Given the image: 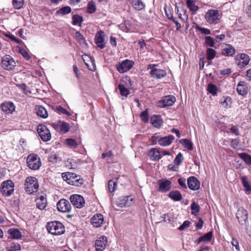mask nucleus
I'll list each match as a JSON object with an SVG mask.
<instances>
[{
  "label": "nucleus",
  "mask_w": 251,
  "mask_h": 251,
  "mask_svg": "<svg viewBox=\"0 0 251 251\" xmlns=\"http://www.w3.org/2000/svg\"><path fill=\"white\" fill-rule=\"evenodd\" d=\"M47 229L49 233L53 235H60L65 231L63 225L58 221H53L48 223Z\"/></svg>",
  "instance_id": "obj_1"
},
{
  "label": "nucleus",
  "mask_w": 251,
  "mask_h": 251,
  "mask_svg": "<svg viewBox=\"0 0 251 251\" xmlns=\"http://www.w3.org/2000/svg\"><path fill=\"white\" fill-rule=\"evenodd\" d=\"M62 177L64 180L66 181L68 184L74 185L78 186L83 183V180L77 176L75 174L67 172L63 173Z\"/></svg>",
  "instance_id": "obj_2"
},
{
  "label": "nucleus",
  "mask_w": 251,
  "mask_h": 251,
  "mask_svg": "<svg viewBox=\"0 0 251 251\" xmlns=\"http://www.w3.org/2000/svg\"><path fill=\"white\" fill-rule=\"evenodd\" d=\"M25 190L29 194L36 193L39 187L37 179L33 176L27 177L25 183Z\"/></svg>",
  "instance_id": "obj_3"
},
{
  "label": "nucleus",
  "mask_w": 251,
  "mask_h": 251,
  "mask_svg": "<svg viewBox=\"0 0 251 251\" xmlns=\"http://www.w3.org/2000/svg\"><path fill=\"white\" fill-rule=\"evenodd\" d=\"M206 21L210 24H216L221 18V13L215 9L208 10L205 15Z\"/></svg>",
  "instance_id": "obj_4"
},
{
  "label": "nucleus",
  "mask_w": 251,
  "mask_h": 251,
  "mask_svg": "<svg viewBox=\"0 0 251 251\" xmlns=\"http://www.w3.org/2000/svg\"><path fill=\"white\" fill-rule=\"evenodd\" d=\"M27 164L28 167L32 170H37L41 166L40 158L35 154H31L27 158Z\"/></svg>",
  "instance_id": "obj_5"
},
{
  "label": "nucleus",
  "mask_w": 251,
  "mask_h": 251,
  "mask_svg": "<svg viewBox=\"0 0 251 251\" xmlns=\"http://www.w3.org/2000/svg\"><path fill=\"white\" fill-rule=\"evenodd\" d=\"M14 183L11 180H7L2 183L0 191L4 196H10L14 191Z\"/></svg>",
  "instance_id": "obj_6"
},
{
  "label": "nucleus",
  "mask_w": 251,
  "mask_h": 251,
  "mask_svg": "<svg viewBox=\"0 0 251 251\" xmlns=\"http://www.w3.org/2000/svg\"><path fill=\"white\" fill-rule=\"evenodd\" d=\"M134 202V198L131 196H123L116 201V205L120 207H128Z\"/></svg>",
  "instance_id": "obj_7"
},
{
  "label": "nucleus",
  "mask_w": 251,
  "mask_h": 251,
  "mask_svg": "<svg viewBox=\"0 0 251 251\" xmlns=\"http://www.w3.org/2000/svg\"><path fill=\"white\" fill-rule=\"evenodd\" d=\"M37 130L43 141H48L50 140L51 134L46 126L39 125L37 127Z\"/></svg>",
  "instance_id": "obj_8"
},
{
  "label": "nucleus",
  "mask_w": 251,
  "mask_h": 251,
  "mask_svg": "<svg viewBox=\"0 0 251 251\" xmlns=\"http://www.w3.org/2000/svg\"><path fill=\"white\" fill-rule=\"evenodd\" d=\"M95 41L98 47L104 46L108 41V36L104 31L100 30L96 34Z\"/></svg>",
  "instance_id": "obj_9"
},
{
  "label": "nucleus",
  "mask_w": 251,
  "mask_h": 251,
  "mask_svg": "<svg viewBox=\"0 0 251 251\" xmlns=\"http://www.w3.org/2000/svg\"><path fill=\"white\" fill-rule=\"evenodd\" d=\"M70 200L72 203L78 208L83 207L85 203L83 197L79 195L74 194L71 195L70 197Z\"/></svg>",
  "instance_id": "obj_10"
},
{
  "label": "nucleus",
  "mask_w": 251,
  "mask_h": 251,
  "mask_svg": "<svg viewBox=\"0 0 251 251\" xmlns=\"http://www.w3.org/2000/svg\"><path fill=\"white\" fill-rule=\"evenodd\" d=\"M2 66L5 69L10 70L16 66V62L11 56L6 55L2 58Z\"/></svg>",
  "instance_id": "obj_11"
},
{
  "label": "nucleus",
  "mask_w": 251,
  "mask_h": 251,
  "mask_svg": "<svg viewBox=\"0 0 251 251\" xmlns=\"http://www.w3.org/2000/svg\"><path fill=\"white\" fill-rule=\"evenodd\" d=\"M134 62L128 59L123 61L117 65V69L120 73H124L129 71L133 66Z\"/></svg>",
  "instance_id": "obj_12"
},
{
  "label": "nucleus",
  "mask_w": 251,
  "mask_h": 251,
  "mask_svg": "<svg viewBox=\"0 0 251 251\" xmlns=\"http://www.w3.org/2000/svg\"><path fill=\"white\" fill-rule=\"evenodd\" d=\"M176 98L173 95L166 96L158 102V106L164 107L172 106L176 101Z\"/></svg>",
  "instance_id": "obj_13"
},
{
  "label": "nucleus",
  "mask_w": 251,
  "mask_h": 251,
  "mask_svg": "<svg viewBox=\"0 0 251 251\" xmlns=\"http://www.w3.org/2000/svg\"><path fill=\"white\" fill-rule=\"evenodd\" d=\"M51 126L55 130L63 133H67L70 129L69 125L62 121H58L57 123H52Z\"/></svg>",
  "instance_id": "obj_14"
},
{
  "label": "nucleus",
  "mask_w": 251,
  "mask_h": 251,
  "mask_svg": "<svg viewBox=\"0 0 251 251\" xmlns=\"http://www.w3.org/2000/svg\"><path fill=\"white\" fill-rule=\"evenodd\" d=\"M57 209L62 212H69L71 209L69 201L65 199L60 200L57 203Z\"/></svg>",
  "instance_id": "obj_15"
},
{
  "label": "nucleus",
  "mask_w": 251,
  "mask_h": 251,
  "mask_svg": "<svg viewBox=\"0 0 251 251\" xmlns=\"http://www.w3.org/2000/svg\"><path fill=\"white\" fill-rule=\"evenodd\" d=\"M236 217L238 219L239 223L242 225H246V222L248 220V212L243 208H240L237 210L236 214Z\"/></svg>",
  "instance_id": "obj_16"
},
{
  "label": "nucleus",
  "mask_w": 251,
  "mask_h": 251,
  "mask_svg": "<svg viewBox=\"0 0 251 251\" xmlns=\"http://www.w3.org/2000/svg\"><path fill=\"white\" fill-rule=\"evenodd\" d=\"M2 111L6 114H12L15 109L14 103L11 101H4L0 104Z\"/></svg>",
  "instance_id": "obj_17"
},
{
  "label": "nucleus",
  "mask_w": 251,
  "mask_h": 251,
  "mask_svg": "<svg viewBox=\"0 0 251 251\" xmlns=\"http://www.w3.org/2000/svg\"><path fill=\"white\" fill-rule=\"evenodd\" d=\"M187 185L192 190H197L200 188V182L194 176H190L187 179Z\"/></svg>",
  "instance_id": "obj_18"
},
{
  "label": "nucleus",
  "mask_w": 251,
  "mask_h": 251,
  "mask_svg": "<svg viewBox=\"0 0 251 251\" xmlns=\"http://www.w3.org/2000/svg\"><path fill=\"white\" fill-rule=\"evenodd\" d=\"M158 183L159 186L158 190L161 192H167L171 188L172 182L169 180H159Z\"/></svg>",
  "instance_id": "obj_19"
},
{
  "label": "nucleus",
  "mask_w": 251,
  "mask_h": 251,
  "mask_svg": "<svg viewBox=\"0 0 251 251\" xmlns=\"http://www.w3.org/2000/svg\"><path fill=\"white\" fill-rule=\"evenodd\" d=\"M175 139V137L172 135L160 137L158 139V143L161 146H169Z\"/></svg>",
  "instance_id": "obj_20"
},
{
  "label": "nucleus",
  "mask_w": 251,
  "mask_h": 251,
  "mask_svg": "<svg viewBox=\"0 0 251 251\" xmlns=\"http://www.w3.org/2000/svg\"><path fill=\"white\" fill-rule=\"evenodd\" d=\"M107 243V238L105 236H101L96 241L95 248L97 251H102Z\"/></svg>",
  "instance_id": "obj_21"
},
{
  "label": "nucleus",
  "mask_w": 251,
  "mask_h": 251,
  "mask_svg": "<svg viewBox=\"0 0 251 251\" xmlns=\"http://www.w3.org/2000/svg\"><path fill=\"white\" fill-rule=\"evenodd\" d=\"M103 221L104 219L103 215L101 214L98 213L93 216L91 219V223L95 227H98L101 226Z\"/></svg>",
  "instance_id": "obj_22"
},
{
  "label": "nucleus",
  "mask_w": 251,
  "mask_h": 251,
  "mask_svg": "<svg viewBox=\"0 0 251 251\" xmlns=\"http://www.w3.org/2000/svg\"><path fill=\"white\" fill-rule=\"evenodd\" d=\"M148 155L153 161H156L161 158V152L156 148H151L148 151Z\"/></svg>",
  "instance_id": "obj_23"
},
{
  "label": "nucleus",
  "mask_w": 251,
  "mask_h": 251,
  "mask_svg": "<svg viewBox=\"0 0 251 251\" xmlns=\"http://www.w3.org/2000/svg\"><path fill=\"white\" fill-rule=\"evenodd\" d=\"M36 206L37 207L40 209L43 210L44 209L47 204V201L45 196L44 195H40L39 196L36 200Z\"/></svg>",
  "instance_id": "obj_24"
},
{
  "label": "nucleus",
  "mask_w": 251,
  "mask_h": 251,
  "mask_svg": "<svg viewBox=\"0 0 251 251\" xmlns=\"http://www.w3.org/2000/svg\"><path fill=\"white\" fill-rule=\"evenodd\" d=\"M150 74L152 77L159 79L164 77L166 72L164 70L153 68L151 71Z\"/></svg>",
  "instance_id": "obj_25"
},
{
  "label": "nucleus",
  "mask_w": 251,
  "mask_h": 251,
  "mask_svg": "<svg viewBox=\"0 0 251 251\" xmlns=\"http://www.w3.org/2000/svg\"><path fill=\"white\" fill-rule=\"evenodd\" d=\"M237 91L238 93L242 96H244L247 94L248 87L245 81H240L237 86Z\"/></svg>",
  "instance_id": "obj_26"
},
{
  "label": "nucleus",
  "mask_w": 251,
  "mask_h": 251,
  "mask_svg": "<svg viewBox=\"0 0 251 251\" xmlns=\"http://www.w3.org/2000/svg\"><path fill=\"white\" fill-rule=\"evenodd\" d=\"M151 123L156 128H159L162 124V121L159 115H153L151 118Z\"/></svg>",
  "instance_id": "obj_27"
},
{
  "label": "nucleus",
  "mask_w": 251,
  "mask_h": 251,
  "mask_svg": "<svg viewBox=\"0 0 251 251\" xmlns=\"http://www.w3.org/2000/svg\"><path fill=\"white\" fill-rule=\"evenodd\" d=\"M250 58L248 55L244 53H241L240 55L237 64L242 67H244L248 64Z\"/></svg>",
  "instance_id": "obj_28"
},
{
  "label": "nucleus",
  "mask_w": 251,
  "mask_h": 251,
  "mask_svg": "<svg viewBox=\"0 0 251 251\" xmlns=\"http://www.w3.org/2000/svg\"><path fill=\"white\" fill-rule=\"evenodd\" d=\"M12 239H19L22 237L21 232L18 229L11 228L8 231Z\"/></svg>",
  "instance_id": "obj_29"
},
{
  "label": "nucleus",
  "mask_w": 251,
  "mask_h": 251,
  "mask_svg": "<svg viewBox=\"0 0 251 251\" xmlns=\"http://www.w3.org/2000/svg\"><path fill=\"white\" fill-rule=\"evenodd\" d=\"M36 114L37 115L43 118H46L48 114L46 109L42 106H38L36 108Z\"/></svg>",
  "instance_id": "obj_30"
},
{
  "label": "nucleus",
  "mask_w": 251,
  "mask_h": 251,
  "mask_svg": "<svg viewBox=\"0 0 251 251\" xmlns=\"http://www.w3.org/2000/svg\"><path fill=\"white\" fill-rule=\"evenodd\" d=\"M169 197L174 201H179L182 199V195L178 191H173L169 194Z\"/></svg>",
  "instance_id": "obj_31"
},
{
  "label": "nucleus",
  "mask_w": 251,
  "mask_h": 251,
  "mask_svg": "<svg viewBox=\"0 0 251 251\" xmlns=\"http://www.w3.org/2000/svg\"><path fill=\"white\" fill-rule=\"evenodd\" d=\"M238 155L242 159H243L245 163L249 165H251V156L246 153H238Z\"/></svg>",
  "instance_id": "obj_32"
},
{
  "label": "nucleus",
  "mask_w": 251,
  "mask_h": 251,
  "mask_svg": "<svg viewBox=\"0 0 251 251\" xmlns=\"http://www.w3.org/2000/svg\"><path fill=\"white\" fill-rule=\"evenodd\" d=\"M120 90V94L122 96H125L126 97L129 94V90L127 88L125 87L123 84H119L118 86Z\"/></svg>",
  "instance_id": "obj_33"
},
{
  "label": "nucleus",
  "mask_w": 251,
  "mask_h": 251,
  "mask_svg": "<svg viewBox=\"0 0 251 251\" xmlns=\"http://www.w3.org/2000/svg\"><path fill=\"white\" fill-rule=\"evenodd\" d=\"M132 3L134 8L137 10H142L145 7L144 4L140 0H133Z\"/></svg>",
  "instance_id": "obj_34"
},
{
  "label": "nucleus",
  "mask_w": 251,
  "mask_h": 251,
  "mask_svg": "<svg viewBox=\"0 0 251 251\" xmlns=\"http://www.w3.org/2000/svg\"><path fill=\"white\" fill-rule=\"evenodd\" d=\"M159 220L160 222H163L165 223H170L174 221V218L170 214H163L160 216Z\"/></svg>",
  "instance_id": "obj_35"
},
{
  "label": "nucleus",
  "mask_w": 251,
  "mask_h": 251,
  "mask_svg": "<svg viewBox=\"0 0 251 251\" xmlns=\"http://www.w3.org/2000/svg\"><path fill=\"white\" fill-rule=\"evenodd\" d=\"M207 59L209 61V64L211 63L210 61L213 59L216 55V51L212 48H208L206 50Z\"/></svg>",
  "instance_id": "obj_36"
},
{
  "label": "nucleus",
  "mask_w": 251,
  "mask_h": 251,
  "mask_svg": "<svg viewBox=\"0 0 251 251\" xmlns=\"http://www.w3.org/2000/svg\"><path fill=\"white\" fill-rule=\"evenodd\" d=\"M222 53L225 56H232L235 53L234 48H224L222 50Z\"/></svg>",
  "instance_id": "obj_37"
},
{
  "label": "nucleus",
  "mask_w": 251,
  "mask_h": 251,
  "mask_svg": "<svg viewBox=\"0 0 251 251\" xmlns=\"http://www.w3.org/2000/svg\"><path fill=\"white\" fill-rule=\"evenodd\" d=\"M182 144L189 151H192L193 149V143L187 139L182 140Z\"/></svg>",
  "instance_id": "obj_38"
},
{
  "label": "nucleus",
  "mask_w": 251,
  "mask_h": 251,
  "mask_svg": "<svg viewBox=\"0 0 251 251\" xmlns=\"http://www.w3.org/2000/svg\"><path fill=\"white\" fill-rule=\"evenodd\" d=\"M186 3L189 9L193 11L196 12L198 9V7L195 4L194 1L192 0H187Z\"/></svg>",
  "instance_id": "obj_39"
},
{
  "label": "nucleus",
  "mask_w": 251,
  "mask_h": 251,
  "mask_svg": "<svg viewBox=\"0 0 251 251\" xmlns=\"http://www.w3.org/2000/svg\"><path fill=\"white\" fill-rule=\"evenodd\" d=\"M212 236V232H208L199 238V242L200 243L201 241H209L211 240Z\"/></svg>",
  "instance_id": "obj_40"
},
{
  "label": "nucleus",
  "mask_w": 251,
  "mask_h": 251,
  "mask_svg": "<svg viewBox=\"0 0 251 251\" xmlns=\"http://www.w3.org/2000/svg\"><path fill=\"white\" fill-rule=\"evenodd\" d=\"M72 19L73 24L74 25H80L83 21L82 17L77 15H74Z\"/></svg>",
  "instance_id": "obj_41"
},
{
  "label": "nucleus",
  "mask_w": 251,
  "mask_h": 251,
  "mask_svg": "<svg viewBox=\"0 0 251 251\" xmlns=\"http://www.w3.org/2000/svg\"><path fill=\"white\" fill-rule=\"evenodd\" d=\"M191 209L192 210V214L197 215L200 210V207L199 205L195 202H193L191 205Z\"/></svg>",
  "instance_id": "obj_42"
},
{
  "label": "nucleus",
  "mask_w": 251,
  "mask_h": 251,
  "mask_svg": "<svg viewBox=\"0 0 251 251\" xmlns=\"http://www.w3.org/2000/svg\"><path fill=\"white\" fill-rule=\"evenodd\" d=\"M241 181L242 182V184L243 185V186L246 188V190L247 191H251V187L249 183L247 178L246 176H242L241 177Z\"/></svg>",
  "instance_id": "obj_43"
},
{
  "label": "nucleus",
  "mask_w": 251,
  "mask_h": 251,
  "mask_svg": "<svg viewBox=\"0 0 251 251\" xmlns=\"http://www.w3.org/2000/svg\"><path fill=\"white\" fill-rule=\"evenodd\" d=\"M71 11V9L69 6H65L61 8L59 10L57 11V13L61 14L62 15H65L69 14Z\"/></svg>",
  "instance_id": "obj_44"
},
{
  "label": "nucleus",
  "mask_w": 251,
  "mask_h": 251,
  "mask_svg": "<svg viewBox=\"0 0 251 251\" xmlns=\"http://www.w3.org/2000/svg\"><path fill=\"white\" fill-rule=\"evenodd\" d=\"M183 160V155L179 152L174 160V163L177 166H179Z\"/></svg>",
  "instance_id": "obj_45"
},
{
  "label": "nucleus",
  "mask_w": 251,
  "mask_h": 251,
  "mask_svg": "<svg viewBox=\"0 0 251 251\" xmlns=\"http://www.w3.org/2000/svg\"><path fill=\"white\" fill-rule=\"evenodd\" d=\"M19 51L26 60H29L31 58L25 48H19Z\"/></svg>",
  "instance_id": "obj_46"
},
{
  "label": "nucleus",
  "mask_w": 251,
  "mask_h": 251,
  "mask_svg": "<svg viewBox=\"0 0 251 251\" xmlns=\"http://www.w3.org/2000/svg\"><path fill=\"white\" fill-rule=\"evenodd\" d=\"M207 90L208 92L212 94L213 96H215L217 95V87L216 86L212 84H209L208 85Z\"/></svg>",
  "instance_id": "obj_47"
},
{
  "label": "nucleus",
  "mask_w": 251,
  "mask_h": 251,
  "mask_svg": "<svg viewBox=\"0 0 251 251\" xmlns=\"http://www.w3.org/2000/svg\"><path fill=\"white\" fill-rule=\"evenodd\" d=\"M117 185L116 181L110 180L108 182V188L109 191L111 193L115 191Z\"/></svg>",
  "instance_id": "obj_48"
},
{
  "label": "nucleus",
  "mask_w": 251,
  "mask_h": 251,
  "mask_svg": "<svg viewBox=\"0 0 251 251\" xmlns=\"http://www.w3.org/2000/svg\"><path fill=\"white\" fill-rule=\"evenodd\" d=\"M24 4V0H13V5L16 9L21 8Z\"/></svg>",
  "instance_id": "obj_49"
},
{
  "label": "nucleus",
  "mask_w": 251,
  "mask_h": 251,
  "mask_svg": "<svg viewBox=\"0 0 251 251\" xmlns=\"http://www.w3.org/2000/svg\"><path fill=\"white\" fill-rule=\"evenodd\" d=\"M239 139H232L231 140V146L234 149L236 150H239L240 147H239Z\"/></svg>",
  "instance_id": "obj_50"
},
{
  "label": "nucleus",
  "mask_w": 251,
  "mask_h": 251,
  "mask_svg": "<svg viewBox=\"0 0 251 251\" xmlns=\"http://www.w3.org/2000/svg\"><path fill=\"white\" fill-rule=\"evenodd\" d=\"M66 142L67 144L72 147V148H76L77 146V143L75 140L73 139H67L66 140Z\"/></svg>",
  "instance_id": "obj_51"
},
{
  "label": "nucleus",
  "mask_w": 251,
  "mask_h": 251,
  "mask_svg": "<svg viewBox=\"0 0 251 251\" xmlns=\"http://www.w3.org/2000/svg\"><path fill=\"white\" fill-rule=\"evenodd\" d=\"M140 117L144 122H148L149 121V114L147 110L142 112L140 114Z\"/></svg>",
  "instance_id": "obj_52"
},
{
  "label": "nucleus",
  "mask_w": 251,
  "mask_h": 251,
  "mask_svg": "<svg viewBox=\"0 0 251 251\" xmlns=\"http://www.w3.org/2000/svg\"><path fill=\"white\" fill-rule=\"evenodd\" d=\"M205 40L206 44L210 46V47L213 46L216 42L215 39H214L210 36H206L205 38Z\"/></svg>",
  "instance_id": "obj_53"
},
{
  "label": "nucleus",
  "mask_w": 251,
  "mask_h": 251,
  "mask_svg": "<svg viewBox=\"0 0 251 251\" xmlns=\"http://www.w3.org/2000/svg\"><path fill=\"white\" fill-rule=\"evenodd\" d=\"M85 64L89 70L93 72L96 70V67L93 60H90L89 62H85Z\"/></svg>",
  "instance_id": "obj_54"
},
{
  "label": "nucleus",
  "mask_w": 251,
  "mask_h": 251,
  "mask_svg": "<svg viewBox=\"0 0 251 251\" xmlns=\"http://www.w3.org/2000/svg\"><path fill=\"white\" fill-rule=\"evenodd\" d=\"M88 12L89 13H93L96 10V6L93 2H90L88 4L87 8Z\"/></svg>",
  "instance_id": "obj_55"
},
{
  "label": "nucleus",
  "mask_w": 251,
  "mask_h": 251,
  "mask_svg": "<svg viewBox=\"0 0 251 251\" xmlns=\"http://www.w3.org/2000/svg\"><path fill=\"white\" fill-rule=\"evenodd\" d=\"M56 110L59 113L65 114L67 116H70L71 114L68 112L66 109H64L62 107L59 106L56 107Z\"/></svg>",
  "instance_id": "obj_56"
},
{
  "label": "nucleus",
  "mask_w": 251,
  "mask_h": 251,
  "mask_svg": "<svg viewBox=\"0 0 251 251\" xmlns=\"http://www.w3.org/2000/svg\"><path fill=\"white\" fill-rule=\"evenodd\" d=\"M50 161L52 163H56L60 160V158L56 154H52L50 156Z\"/></svg>",
  "instance_id": "obj_57"
},
{
  "label": "nucleus",
  "mask_w": 251,
  "mask_h": 251,
  "mask_svg": "<svg viewBox=\"0 0 251 251\" xmlns=\"http://www.w3.org/2000/svg\"><path fill=\"white\" fill-rule=\"evenodd\" d=\"M178 183L183 188L186 189V179L183 177H180L178 179Z\"/></svg>",
  "instance_id": "obj_58"
},
{
  "label": "nucleus",
  "mask_w": 251,
  "mask_h": 251,
  "mask_svg": "<svg viewBox=\"0 0 251 251\" xmlns=\"http://www.w3.org/2000/svg\"><path fill=\"white\" fill-rule=\"evenodd\" d=\"M11 248L13 251L21 250V246L17 243H13L11 245Z\"/></svg>",
  "instance_id": "obj_59"
},
{
  "label": "nucleus",
  "mask_w": 251,
  "mask_h": 251,
  "mask_svg": "<svg viewBox=\"0 0 251 251\" xmlns=\"http://www.w3.org/2000/svg\"><path fill=\"white\" fill-rule=\"evenodd\" d=\"M190 224V222L188 221H185L182 225H181L179 227L178 229L179 230H183L186 227H188Z\"/></svg>",
  "instance_id": "obj_60"
},
{
  "label": "nucleus",
  "mask_w": 251,
  "mask_h": 251,
  "mask_svg": "<svg viewBox=\"0 0 251 251\" xmlns=\"http://www.w3.org/2000/svg\"><path fill=\"white\" fill-rule=\"evenodd\" d=\"M224 100L221 101V104L223 107H227L228 105V102L230 101V99L228 97L224 98Z\"/></svg>",
  "instance_id": "obj_61"
},
{
  "label": "nucleus",
  "mask_w": 251,
  "mask_h": 251,
  "mask_svg": "<svg viewBox=\"0 0 251 251\" xmlns=\"http://www.w3.org/2000/svg\"><path fill=\"white\" fill-rule=\"evenodd\" d=\"M233 246H234L237 250H239V243L237 239L232 238L231 242Z\"/></svg>",
  "instance_id": "obj_62"
},
{
  "label": "nucleus",
  "mask_w": 251,
  "mask_h": 251,
  "mask_svg": "<svg viewBox=\"0 0 251 251\" xmlns=\"http://www.w3.org/2000/svg\"><path fill=\"white\" fill-rule=\"evenodd\" d=\"M231 132L236 135L239 134L238 128L237 126H233L229 128Z\"/></svg>",
  "instance_id": "obj_63"
},
{
  "label": "nucleus",
  "mask_w": 251,
  "mask_h": 251,
  "mask_svg": "<svg viewBox=\"0 0 251 251\" xmlns=\"http://www.w3.org/2000/svg\"><path fill=\"white\" fill-rule=\"evenodd\" d=\"M5 36L11 39L12 41H13L15 42L19 43L20 40L17 39L14 35L11 34H6Z\"/></svg>",
  "instance_id": "obj_64"
}]
</instances>
